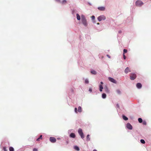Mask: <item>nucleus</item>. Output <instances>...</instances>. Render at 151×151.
Returning <instances> with one entry per match:
<instances>
[{
  "mask_svg": "<svg viewBox=\"0 0 151 151\" xmlns=\"http://www.w3.org/2000/svg\"><path fill=\"white\" fill-rule=\"evenodd\" d=\"M81 21L83 24L85 26L87 25V23L86 20L85 18V16L84 15H82L81 16Z\"/></svg>",
  "mask_w": 151,
  "mask_h": 151,
  "instance_id": "obj_1",
  "label": "nucleus"
},
{
  "mask_svg": "<svg viewBox=\"0 0 151 151\" xmlns=\"http://www.w3.org/2000/svg\"><path fill=\"white\" fill-rule=\"evenodd\" d=\"M78 132L81 138L83 139L84 138V136L82 129L81 128L79 129L78 130Z\"/></svg>",
  "mask_w": 151,
  "mask_h": 151,
  "instance_id": "obj_2",
  "label": "nucleus"
},
{
  "mask_svg": "<svg viewBox=\"0 0 151 151\" xmlns=\"http://www.w3.org/2000/svg\"><path fill=\"white\" fill-rule=\"evenodd\" d=\"M135 4L137 6H141L143 4V3L140 0H137L136 1Z\"/></svg>",
  "mask_w": 151,
  "mask_h": 151,
  "instance_id": "obj_3",
  "label": "nucleus"
},
{
  "mask_svg": "<svg viewBox=\"0 0 151 151\" xmlns=\"http://www.w3.org/2000/svg\"><path fill=\"white\" fill-rule=\"evenodd\" d=\"M136 77V75L135 73H131L130 74V78L131 80H134Z\"/></svg>",
  "mask_w": 151,
  "mask_h": 151,
  "instance_id": "obj_4",
  "label": "nucleus"
},
{
  "mask_svg": "<svg viewBox=\"0 0 151 151\" xmlns=\"http://www.w3.org/2000/svg\"><path fill=\"white\" fill-rule=\"evenodd\" d=\"M106 19V17L104 15H101L98 17V19L99 21L102 20H104Z\"/></svg>",
  "mask_w": 151,
  "mask_h": 151,
  "instance_id": "obj_5",
  "label": "nucleus"
},
{
  "mask_svg": "<svg viewBox=\"0 0 151 151\" xmlns=\"http://www.w3.org/2000/svg\"><path fill=\"white\" fill-rule=\"evenodd\" d=\"M50 142L52 143L55 142L56 141V139L54 137H50Z\"/></svg>",
  "mask_w": 151,
  "mask_h": 151,
  "instance_id": "obj_6",
  "label": "nucleus"
},
{
  "mask_svg": "<svg viewBox=\"0 0 151 151\" xmlns=\"http://www.w3.org/2000/svg\"><path fill=\"white\" fill-rule=\"evenodd\" d=\"M108 79L111 82H113L115 83H117V81L115 80L114 78L111 77H109L108 78Z\"/></svg>",
  "mask_w": 151,
  "mask_h": 151,
  "instance_id": "obj_7",
  "label": "nucleus"
},
{
  "mask_svg": "<svg viewBox=\"0 0 151 151\" xmlns=\"http://www.w3.org/2000/svg\"><path fill=\"white\" fill-rule=\"evenodd\" d=\"M127 127L129 129H132V125L129 123H127L126 125Z\"/></svg>",
  "mask_w": 151,
  "mask_h": 151,
  "instance_id": "obj_8",
  "label": "nucleus"
},
{
  "mask_svg": "<svg viewBox=\"0 0 151 151\" xmlns=\"http://www.w3.org/2000/svg\"><path fill=\"white\" fill-rule=\"evenodd\" d=\"M131 71L130 69L128 67H127L124 70V72L126 73H127L128 72Z\"/></svg>",
  "mask_w": 151,
  "mask_h": 151,
  "instance_id": "obj_9",
  "label": "nucleus"
},
{
  "mask_svg": "<svg viewBox=\"0 0 151 151\" xmlns=\"http://www.w3.org/2000/svg\"><path fill=\"white\" fill-rule=\"evenodd\" d=\"M137 87L138 88H140L142 86L141 84L140 83H138L136 84Z\"/></svg>",
  "mask_w": 151,
  "mask_h": 151,
  "instance_id": "obj_10",
  "label": "nucleus"
},
{
  "mask_svg": "<svg viewBox=\"0 0 151 151\" xmlns=\"http://www.w3.org/2000/svg\"><path fill=\"white\" fill-rule=\"evenodd\" d=\"M98 9L100 11H104L105 10V8L104 7H99Z\"/></svg>",
  "mask_w": 151,
  "mask_h": 151,
  "instance_id": "obj_11",
  "label": "nucleus"
},
{
  "mask_svg": "<svg viewBox=\"0 0 151 151\" xmlns=\"http://www.w3.org/2000/svg\"><path fill=\"white\" fill-rule=\"evenodd\" d=\"M70 137L73 138H75L76 137L75 134L74 133H71L70 134Z\"/></svg>",
  "mask_w": 151,
  "mask_h": 151,
  "instance_id": "obj_12",
  "label": "nucleus"
},
{
  "mask_svg": "<svg viewBox=\"0 0 151 151\" xmlns=\"http://www.w3.org/2000/svg\"><path fill=\"white\" fill-rule=\"evenodd\" d=\"M77 19L78 20H79L81 19L80 16L78 14H76Z\"/></svg>",
  "mask_w": 151,
  "mask_h": 151,
  "instance_id": "obj_13",
  "label": "nucleus"
},
{
  "mask_svg": "<svg viewBox=\"0 0 151 151\" xmlns=\"http://www.w3.org/2000/svg\"><path fill=\"white\" fill-rule=\"evenodd\" d=\"M99 90L100 91H102V89L103 88V87L101 85H100L99 86Z\"/></svg>",
  "mask_w": 151,
  "mask_h": 151,
  "instance_id": "obj_14",
  "label": "nucleus"
},
{
  "mask_svg": "<svg viewBox=\"0 0 151 151\" xmlns=\"http://www.w3.org/2000/svg\"><path fill=\"white\" fill-rule=\"evenodd\" d=\"M78 111L79 112H81L82 111L81 107L80 106L78 107Z\"/></svg>",
  "mask_w": 151,
  "mask_h": 151,
  "instance_id": "obj_15",
  "label": "nucleus"
},
{
  "mask_svg": "<svg viewBox=\"0 0 151 151\" xmlns=\"http://www.w3.org/2000/svg\"><path fill=\"white\" fill-rule=\"evenodd\" d=\"M74 148L75 150L77 151H79L80 150L79 147L77 146H75L74 147Z\"/></svg>",
  "mask_w": 151,
  "mask_h": 151,
  "instance_id": "obj_16",
  "label": "nucleus"
},
{
  "mask_svg": "<svg viewBox=\"0 0 151 151\" xmlns=\"http://www.w3.org/2000/svg\"><path fill=\"white\" fill-rule=\"evenodd\" d=\"M91 73L95 75L96 74V71L94 70H92L91 71Z\"/></svg>",
  "mask_w": 151,
  "mask_h": 151,
  "instance_id": "obj_17",
  "label": "nucleus"
},
{
  "mask_svg": "<svg viewBox=\"0 0 151 151\" xmlns=\"http://www.w3.org/2000/svg\"><path fill=\"white\" fill-rule=\"evenodd\" d=\"M90 135L89 134H88L87 135L86 139L87 141H89L90 140V139L89 138Z\"/></svg>",
  "mask_w": 151,
  "mask_h": 151,
  "instance_id": "obj_18",
  "label": "nucleus"
},
{
  "mask_svg": "<svg viewBox=\"0 0 151 151\" xmlns=\"http://www.w3.org/2000/svg\"><path fill=\"white\" fill-rule=\"evenodd\" d=\"M123 119L125 120H127L128 119V118L125 116L123 115Z\"/></svg>",
  "mask_w": 151,
  "mask_h": 151,
  "instance_id": "obj_19",
  "label": "nucleus"
},
{
  "mask_svg": "<svg viewBox=\"0 0 151 151\" xmlns=\"http://www.w3.org/2000/svg\"><path fill=\"white\" fill-rule=\"evenodd\" d=\"M106 97V95L105 93H103L102 94V97L103 99H105Z\"/></svg>",
  "mask_w": 151,
  "mask_h": 151,
  "instance_id": "obj_20",
  "label": "nucleus"
},
{
  "mask_svg": "<svg viewBox=\"0 0 151 151\" xmlns=\"http://www.w3.org/2000/svg\"><path fill=\"white\" fill-rule=\"evenodd\" d=\"M9 151H14V148L11 147H10L9 148Z\"/></svg>",
  "mask_w": 151,
  "mask_h": 151,
  "instance_id": "obj_21",
  "label": "nucleus"
},
{
  "mask_svg": "<svg viewBox=\"0 0 151 151\" xmlns=\"http://www.w3.org/2000/svg\"><path fill=\"white\" fill-rule=\"evenodd\" d=\"M138 120L140 123H141L142 122V119L141 118H139L138 119Z\"/></svg>",
  "mask_w": 151,
  "mask_h": 151,
  "instance_id": "obj_22",
  "label": "nucleus"
},
{
  "mask_svg": "<svg viewBox=\"0 0 151 151\" xmlns=\"http://www.w3.org/2000/svg\"><path fill=\"white\" fill-rule=\"evenodd\" d=\"M140 142L142 144H145V140L143 139H141Z\"/></svg>",
  "mask_w": 151,
  "mask_h": 151,
  "instance_id": "obj_23",
  "label": "nucleus"
},
{
  "mask_svg": "<svg viewBox=\"0 0 151 151\" xmlns=\"http://www.w3.org/2000/svg\"><path fill=\"white\" fill-rule=\"evenodd\" d=\"M116 91L118 94H120L121 93V91L119 89L117 90Z\"/></svg>",
  "mask_w": 151,
  "mask_h": 151,
  "instance_id": "obj_24",
  "label": "nucleus"
},
{
  "mask_svg": "<svg viewBox=\"0 0 151 151\" xmlns=\"http://www.w3.org/2000/svg\"><path fill=\"white\" fill-rule=\"evenodd\" d=\"M127 49H124L123 50V54H124L125 53H126L127 52Z\"/></svg>",
  "mask_w": 151,
  "mask_h": 151,
  "instance_id": "obj_25",
  "label": "nucleus"
},
{
  "mask_svg": "<svg viewBox=\"0 0 151 151\" xmlns=\"http://www.w3.org/2000/svg\"><path fill=\"white\" fill-rule=\"evenodd\" d=\"M89 83L88 80L87 79H86L85 80V83L86 84L88 83Z\"/></svg>",
  "mask_w": 151,
  "mask_h": 151,
  "instance_id": "obj_26",
  "label": "nucleus"
},
{
  "mask_svg": "<svg viewBox=\"0 0 151 151\" xmlns=\"http://www.w3.org/2000/svg\"><path fill=\"white\" fill-rule=\"evenodd\" d=\"M66 3V1L65 0H63L62 2V4H65Z\"/></svg>",
  "mask_w": 151,
  "mask_h": 151,
  "instance_id": "obj_27",
  "label": "nucleus"
},
{
  "mask_svg": "<svg viewBox=\"0 0 151 151\" xmlns=\"http://www.w3.org/2000/svg\"><path fill=\"white\" fill-rule=\"evenodd\" d=\"M142 124L143 125H146L147 124L146 122L145 121H143L142 122Z\"/></svg>",
  "mask_w": 151,
  "mask_h": 151,
  "instance_id": "obj_28",
  "label": "nucleus"
},
{
  "mask_svg": "<svg viewBox=\"0 0 151 151\" xmlns=\"http://www.w3.org/2000/svg\"><path fill=\"white\" fill-rule=\"evenodd\" d=\"M3 149L4 151H7V150L6 149V147H3Z\"/></svg>",
  "mask_w": 151,
  "mask_h": 151,
  "instance_id": "obj_29",
  "label": "nucleus"
},
{
  "mask_svg": "<svg viewBox=\"0 0 151 151\" xmlns=\"http://www.w3.org/2000/svg\"><path fill=\"white\" fill-rule=\"evenodd\" d=\"M123 57L124 60L126 59V57L124 54H123Z\"/></svg>",
  "mask_w": 151,
  "mask_h": 151,
  "instance_id": "obj_30",
  "label": "nucleus"
},
{
  "mask_svg": "<svg viewBox=\"0 0 151 151\" xmlns=\"http://www.w3.org/2000/svg\"><path fill=\"white\" fill-rule=\"evenodd\" d=\"M91 18L92 19L94 20L95 19V17L94 16H92L91 17Z\"/></svg>",
  "mask_w": 151,
  "mask_h": 151,
  "instance_id": "obj_31",
  "label": "nucleus"
},
{
  "mask_svg": "<svg viewBox=\"0 0 151 151\" xmlns=\"http://www.w3.org/2000/svg\"><path fill=\"white\" fill-rule=\"evenodd\" d=\"M75 111L76 113H77V109L76 108H75Z\"/></svg>",
  "mask_w": 151,
  "mask_h": 151,
  "instance_id": "obj_32",
  "label": "nucleus"
},
{
  "mask_svg": "<svg viewBox=\"0 0 151 151\" xmlns=\"http://www.w3.org/2000/svg\"><path fill=\"white\" fill-rule=\"evenodd\" d=\"M33 151H38V150L37 149H36V148H34L33 149Z\"/></svg>",
  "mask_w": 151,
  "mask_h": 151,
  "instance_id": "obj_33",
  "label": "nucleus"
},
{
  "mask_svg": "<svg viewBox=\"0 0 151 151\" xmlns=\"http://www.w3.org/2000/svg\"><path fill=\"white\" fill-rule=\"evenodd\" d=\"M39 138L40 139H42V135H40L39 137Z\"/></svg>",
  "mask_w": 151,
  "mask_h": 151,
  "instance_id": "obj_34",
  "label": "nucleus"
},
{
  "mask_svg": "<svg viewBox=\"0 0 151 151\" xmlns=\"http://www.w3.org/2000/svg\"><path fill=\"white\" fill-rule=\"evenodd\" d=\"M109 58H110L111 57L110 56L108 55H106Z\"/></svg>",
  "mask_w": 151,
  "mask_h": 151,
  "instance_id": "obj_35",
  "label": "nucleus"
},
{
  "mask_svg": "<svg viewBox=\"0 0 151 151\" xmlns=\"http://www.w3.org/2000/svg\"><path fill=\"white\" fill-rule=\"evenodd\" d=\"M40 139L39 138H38L37 139V141H39Z\"/></svg>",
  "mask_w": 151,
  "mask_h": 151,
  "instance_id": "obj_36",
  "label": "nucleus"
},
{
  "mask_svg": "<svg viewBox=\"0 0 151 151\" xmlns=\"http://www.w3.org/2000/svg\"><path fill=\"white\" fill-rule=\"evenodd\" d=\"M89 91L91 92L92 91V89L91 88H90L89 90Z\"/></svg>",
  "mask_w": 151,
  "mask_h": 151,
  "instance_id": "obj_37",
  "label": "nucleus"
},
{
  "mask_svg": "<svg viewBox=\"0 0 151 151\" xmlns=\"http://www.w3.org/2000/svg\"><path fill=\"white\" fill-rule=\"evenodd\" d=\"M100 83H101V84H103V83L102 82H101Z\"/></svg>",
  "mask_w": 151,
  "mask_h": 151,
  "instance_id": "obj_38",
  "label": "nucleus"
},
{
  "mask_svg": "<svg viewBox=\"0 0 151 151\" xmlns=\"http://www.w3.org/2000/svg\"><path fill=\"white\" fill-rule=\"evenodd\" d=\"M93 151H97L96 150H94Z\"/></svg>",
  "mask_w": 151,
  "mask_h": 151,
  "instance_id": "obj_39",
  "label": "nucleus"
},
{
  "mask_svg": "<svg viewBox=\"0 0 151 151\" xmlns=\"http://www.w3.org/2000/svg\"><path fill=\"white\" fill-rule=\"evenodd\" d=\"M119 33H121V31H119Z\"/></svg>",
  "mask_w": 151,
  "mask_h": 151,
  "instance_id": "obj_40",
  "label": "nucleus"
},
{
  "mask_svg": "<svg viewBox=\"0 0 151 151\" xmlns=\"http://www.w3.org/2000/svg\"><path fill=\"white\" fill-rule=\"evenodd\" d=\"M97 24H99V23H97Z\"/></svg>",
  "mask_w": 151,
  "mask_h": 151,
  "instance_id": "obj_41",
  "label": "nucleus"
}]
</instances>
